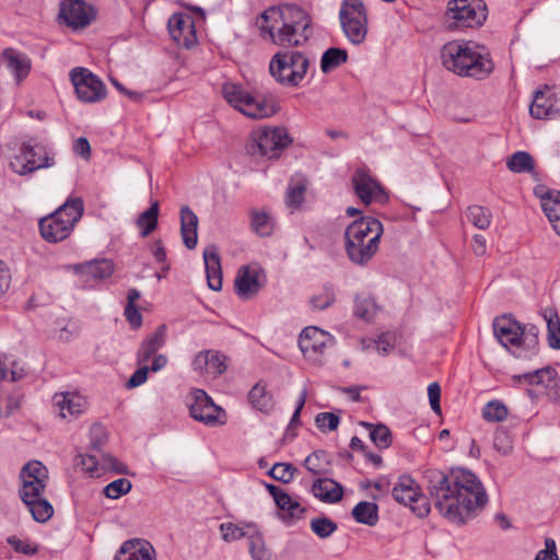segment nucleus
<instances>
[{"label": "nucleus", "instance_id": "f257e3e1", "mask_svg": "<svg viewBox=\"0 0 560 560\" xmlns=\"http://www.w3.org/2000/svg\"><path fill=\"white\" fill-rule=\"evenodd\" d=\"M422 482L434 506L448 521L464 524V513L482 509L488 495L477 476L465 468H452L448 471L427 468Z\"/></svg>", "mask_w": 560, "mask_h": 560}, {"label": "nucleus", "instance_id": "f03ea898", "mask_svg": "<svg viewBox=\"0 0 560 560\" xmlns=\"http://www.w3.org/2000/svg\"><path fill=\"white\" fill-rule=\"evenodd\" d=\"M441 60L446 70L475 80H485L494 70L488 48L472 40H452L444 44Z\"/></svg>", "mask_w": 560, "mask_h": 560}, {"label": "nucleus", "instance_id": "7ed1b4c3", "mask_svg": "<svg viewBox=\"0 0 560 560\" xmlns=\"http://www.w3.org/2000/svg\"><path fill=\"white\" fill-rule=\"evenodd\" d=\"M20 478L22 481L20 498L34 521L45 523L50 520L54 508L47 499L43 498L49 478L47 467L38 460H31L23 466Z\"/></svg>", "mask_w": 560, "mask_h": 560}, {"label": "nucleus", "instance_id": "20e7f679", "mask_svg": "<svg viewBox=\"0 0 560 560\" xmlns=\"http://www.w3.org/2000/svg\"><path fill=\"white\" fill-rule=\"evenodd\" d=\"M84 212L82 198H69L51 214L39 220L42 237L49 243L66 240L73 231Z\"/></svg>", "mask_w": 560, "mask_h": 560}, {"label": "nucleus", "instance_id": "39448f33", "mask_svg": "<svg viewBox=\"0 0 560 560\" xmlns=\"http://www.w3.org/2000/svg\"><path fill=\"white\" fill-rule=\"evenodd\" d=\"M312 19L310 14L295 4H284L282 20L276 35H272L275 45L293 48L301 47L312 36Z\"/></svg>", "mask_w": 560, "mask_h": 560}, {"label": "nucleus", "instance_id": "423d86ee", "mask_svg": "<svg viewBox=\"0 0 560 560\" xmlns=\"http://www.w3.org/2000/svg\"><path fill=\"white\" fill-rule=\"evenodd\" d=\"M310 68L308 58L301 51H278L269 63L271 77L281 85L294 88L305 78Z\"/></svg>", "mask_w": 560, "mask_h": 560}, {"label": "nucleus", "instance_id": "0eeeda50", "mask_svg": "<svg viewBox=\"0 0 560 560\" xmlns=\"http://www.w3.org/2000/svg\"><path fill=\"white\" fill-rule=\"evenodd\" d=\"M291 142L284 127H265L250 133L246 151L252 156L277 159Z\"/></svg>", "mask_w": 560, "mask_h": 560}, {"label": "nucleus", "instance_id": "6e6552de", "mask_svg": "<svg viewBox=\"0 0 560 560\" xmlns=\"http://www.w3.org/2000/svg\"><path fill=\"white\" fill-rule=\"evenodd\" d=\"M339 21L345 36L354 45L362 44L368 35V12L361 0H342Z\"/></svg>", "mask_w": 560, "mask_h": 560}, {"label": "nucleus", "instance_id": "1a4fd4ad", "mask_svg": "<svg viewBox=\"0 0 560 560\" xmlns=\"http://www.w3.org/2000/svg\"><path fill=\"white\" fill-rule=\"evenodd\" d=\"M487 15V5L482 0H451L447 5V16L458 28L479 27Z\"/></svg>", "mask_w": 560, "mask_h": 560}, {"label": "nucleus", "instance_id": "9d476101", "mask_svg": "<svg viewBox=\"0 0 560 560\" xmlns=\"http://www.w3.org/2000/svg\"><path fill=\"white\" fill-rule=\"evenodd\" d=\"M393 498L400 504L409 505L418 517H425L431 511L428 498L409 475H401L393 488Z\"/></svg>", "mask_w": 560, "mask_h": 560}, {"label": "nucleus", "instance_id": "9b49d317", "mask_svg": "<svg viewBox=\"0 0 560 560\" xmlns=\"http://www.w3.org/2000/svg\"><path fill=\"white\" fill-rule=\"evenodd\" d=\"M70 79L78 98L84 103H96L105 98L106 86L103 81L86 68H74Z\"/></svg>", "mask_w": 560, "mask_h": 560}, {"label": "nucleus", "instance_id": "f8f14e48", "mask_svg": "<svg viewBox=\"0 0 560 560\" xmlns=\"http://www.w3.org/2000/svg\"><path fill=\"white\" fill-rule=\"evenodd\" d=\"M192 399L194 401L189 406V413L195 420L208 425L225 422V420L221 419L225 417L224 410L217 406L205 390L196 389L192 393Z\"/></svg>", "mask_w": 560, "mask_h": 560}, {"label": "nucleus", "instance_id": "ddd939ff", "mask_svg": "<svg viewBox=\"0 0 560 560\" xmlns=\"http://www.w3.org/2000/svg\"><path fill=\"white\" fill-rule=\"evenodd\" d=\"M493 334L500 345L505 349L510 347L521 349L524 331L522 324L512 315H502L494 318Z\"/></svg>", "mask_w": 560, "mask_h": 560}, {"label": "nucleus", "instance_id": "4468645a", "mask_svg": "<svg viewBox=\"0 0 560 560\" xmlns=\"http://www.w3.org/2000/svg\"><path fill=\"white\" fill-rule=\"evenodd\" d=\"M59 19L73 30L83 28L94 19L93 8L83 0H62Z\"/></svg>", "mask_w": 560, "mask_h": 560}, {"label": "nucleus", "instance_id": "2eb2a0df", "mask_svg": "<svg viewBox=\"0 0 560 560\" xmlns=\"http://www.w3.org/2000/svg\"><path fill=\"white\" fill-rule=\"evenodd\" d=\"M32 65L26 52L13 47L2 49V66L13 78L15 86H20L30 77Z\"/></svg>", "mask_w": 560, "mask_h": 560}, {"label": "nucleus", "instance_id": "dca6fc26", "mask_svg": "<svg viewBox=\"0 0 560 560\" xmlns=\"http://www.w3.org/2000/svg\"><path fill=\"white\" fill-rule=\"evenodd\" d=\"M332 343L334 337L316 326L305 327L299 338V347L303 354L308 358L322 354Z\"/></svg>", "mask_w": 560, "mask_h": 560}, {"label": "nucleus", "instance_id": "f3484780", "mask_svg": "<svg viewBox=\"0 0 560 560\" xmlns=\"http://www.w3.org/2000/svg\"><path fill=\"white\" fill-rule=\"evenodd\" d=\"M352 184L357 196L365 205H370L373 200L384 202L387 199L381 184L363 170L355 171Z\"/></svg>", "mask_w": 560, "mask_h": 560}, {"label": "nucleus", "instance_id": "a211bd4d", "mask_svg": "<svg viewBox=\"0 0 560 560\" xmlns=\"http://www.w3.org/2000/svg\"><path fill=\"white\" fill-rule=\"evenodd\" d=\"M383 234V224L380 220L372 217H360L348 225L345 232V241L363 242L371 236H377V245Z\"/></svg>", "mask_w": 560, "mask_h": 560}, {"label": "nucleus", "instance_id": "6ab92c4d", "mask_svg": "<svg viewBox=\"0 0 560 560\" xmlns=\"http://www.w3.org/2000/svg\"><path fill=\"white\" fill-rule=\"evenodd\" d=\"M52 402L59 417L68 421L77 419L88 406L85 398L75 393H57L52 397Z\"/></svg>", "mask_w": 560, "mask_h": 560}, {"label": "nucleus", "instance_id": "aec40b11", "mask_svg": "<svg viewBox=\"0 0 560 560\" xmlns=\"http://www.w3.org/2000/svg\"><path fill=\"white\" fill-rule=\"evenodd\" d=\"M167 26L170 35L177 45L190 48L195 43L194 23L188 16L182 13H175L168 19Z\"/></svg>", "mask_w": 560, "mask_h": 560}, {"label": "nucleus", "instance_id": "412c9836", "mask_svg": "<svg viewBox=\"0 0 560 560\" xmlns=\"http://www.w3.org/2000/svg\"><path fill=\"white\" fill-rule=\"evenodd\" d=\"M378 250L377 236H371L363 242L345 241V252L348 259L357 266H366Z\"/></svg>", "mask_w": 560, "mask_h": 560}, {"label": "nucleus", "instance_id": "4be33fe9", "mask_svg": "<svg viewBox=\"0 0 560 560\" xmlns=\"http://www.w3.org/2000/svg\"><path fill=\"white\" fill-rule=\"evenodd\" d=\"M114 560H155V550L147 540L133 538L121 544Z\"/></svg>", "mask_w": 560, "mask_h": 560}, {"label": "nucleus", "instance_id": "5701e85b", "mask_svg": "<svg viewBox=\"0 0 560 560\" xmlns=\"http://www.w3.org/2000/svg\"><path fill=\"white\" fill-rule=\"evenodd\" d=\"M555 105V94L551 93L550 86L545 84L535 91L534 100L529 107V114L535 119L550 118L558 113Z\"/></svg>", "mask_w": 560, "mask_h": 560}, {"label": "nucleus", "instance_id": "b1692460", "mask_svg": "<svg viewBox=\"0 0 560 560\" xmlns=\"http://www.w3.org/2000/svg\"><path fill=\"white\" fill-rule=\"evenodd\" d=\"M238 110L249 118L261 119L275 115L279 107L272 98L253 96L247 93Z\"/></svg>", "mask_w": 560, "mask_h": 560}, {"label": "nucleus", "instance_id": "393cba45", "mask_svg": "<svg viewBox=\"0 0 560 560\" xmlns=\"http://www.w3.org/2000/svg\"><path fill=\"white\" fill-rule=\"evenodd\" d=\"M203 261L208 287L213 291H220L222 289V269L217 245L210 244L205 248Z\"/></svg>", "mask_w": 560, "mask_h": 560}, {"label": "nucleus", "instance_id": "a878e982", "mask_svg": "<svg viewBox=\"0 0 560 560\" xmlns=\"http://www.w3.org/2000/svg\"><path fill=\"white\" fill-rule=\"evenodd\" d=\"M314 497L325 503H337L342 500V486L331 478H318L313 482Z\"/></svg>", "mask_w": 560, "mask_h": 560}, {"label": "nucleus", "instance_id": "bb28decb", "mask_svg": "<svg viewBox=\"0 0 560 560\" xmlns=\"http://www.w3.org/2000/svg\"><path fill=\"white\" fill-rule=\"evenodd\" d=\"M284 5L270 7L266 9L256 20V25L264 39L272 42V35H276L279 24L282 20Z\"/></svg>", "mask_w": 560, "mask_h": 560}, {"label": "nucleus", "instance_id": "cd10ccee", "mask_svg": "<svg viewBox=\"0 0 560 560\" xmlns=\"http://www.w3.org/2000/svg\"><path fill=\"white\" fill-rule=\"evenodd\" d=\"M197 230L198 217L188 206H183L180 208V235L183 237L184 245L188 249H194L197 246Z\"/></svg>", "mask_w": 560, "mask_h": 560}, {"label": "nucleus", "instance_id": "c85d7f7f", "mask_svg": "<svg viewBox=\"0 0 560 560\" xmlns=\"http://www.w3.org/2000/svg\"><path fill=\"white\" fill-rule=\"evenodd\" d=\"M75 271L82 277L94 280L109 278L114 272V264L109 259H94L75 266Z\"/></svg>", "mask_w": 560, "mask_h": 560}, {"label": "nucleus", "instance_id": "c756f323", "mask_svg": "<svg viewBox=\"0 0 560 560\" xmlns=\"http://www.w3.org/2000/svg\"><path fill=\"white\" fill-rule=\"evenodd\" d=\"M234 287L241 299L248 300L253 298L260 289L257 273L250 272L248 267H242L234 281Z\"/></svg>", "mask_w": 560, "mask_h": 560}, {"label": "nucleus", "instance_id": "7c9ffc66", "mask_svg": "<svg viewBox=\"0 0 560 560\" xmlns=\"http://www.w3.org/2000/svg\"><path fill=\"white\" fill-rule=\"evenodd\" d=\"M54 164H55L54 159L47 154H45V156L40 163H37L36 161H32V162L26 161V158H25L22 149L20 148V153L14 155L10 160L9 166L14 173H16L21 176H24V175L31 174L37 170L50 167Z\"/></svg>", "mask_w": 560, "mask_h": 560}, {"label": "nucleus", "instance_id": "2f4dec72", "mask_svg": "<svg viewBox=\"0 0 560 560\" xmlns=\"http://www.w3.org/2000/svg\"><path fill=\"white\" fill-rule=\"evenodd\" d=\"M275 503L278 509L281 510V520L287 523L302 518L305 512V509L302 508L298 501L293 500L285 491L275 500Z\"/></svg>", "mask_w": 560, "mask_h": 560}, {"label": "nucleus", "instance_id": "473e14b6", "mask_svg": "<svg viewBox=\"0 0 560 560\" xmlns=\"http://www.w3.org/2000/svg\"><path fill=\"white\" fill-rule=\"evenodd\" d=\"M541 207L552 224L553 230L560 236V191L547 192L540 196Z\"/></svg>", "mask_w": 560, "mask_h": 560}, {"label": "nucleus", "instance_id": "72a5a7b5", "mask_svg": "<svg viewBox=\"0 0 560 560\" xmlns=\"http://www.w3.org/2000/svg\"><path fill=\"white\" fill-rule=\"evenodd\" d=\"M524 331L522 349L524 353L514 354L518 359H530L538 353L539 328L536 325H522Z\"/></svg>", "mask_w": 560, "mask_h": 560}, {"label": "nucleus", "instance_id": "f704fd0d", "mask_svg": "<svg viewBox=\"0 0 560 560\" xmlns=\"http://www.w3.org/2000/svg\"><path fill=\"white\" fill-rule=\"evenodd\" d=\"M250 229L260 237H268L273 233L275 221L264 210L250 209Z\"/></svg>", "mask_w": 560, "mask_h": 560}, {"label": "nucleus", "instance_id": "c9c22d12", "mask_svg": "<svg viewBox=\"0 0 560 560\" xmlns=\"http://www.w3.org/2000/svg\"><path fill=\"white\" fill-rule=\"evenodd\" d=\"M547 323V341L551 349L560 350V318L553 308H545L541 312Z\"/></svg>", "mask_w": 560, "mask_h": 560}, {"label": "nucleus", "instance_id": "e433bc0d", "mask_svg": "<svg viewBox=\"0 0 560 560\" xmlns=\"http://www.w3.org/2000/svg\"><path fill=\"white\" fill-rule=\"evenodd\" d=\"M355 522L368 526H374L378 522V506L376 503L361 501L351 512Z\"/></svg>", "mask_w": 560, "mask_h": 560}, {"label": "nucleus", "instance_id": "4c0bfd02", "mask_svg": "<svg viewBox=\"0 0 560 560\" xmlns=\"http://www.w3.org/2000/svg\"><path fill=\"white\" fill-rule=\"evenodd\" d=\"M537 373L539 374L537 378L539 382L534 385H542L553 400L560 399V380L557 371L551 366H546L538 369Z\"/></svg>", "mask_w": 560, "mask_h": 560}, {"label": "nucleus", "instance_id": "58836bf2", "mask_svg": "<svg viewBox=\"0 0 560 560\" xmlns=\"http://www.w3.org/2000/svg\"><path fill=\"white\" fill-rule=\"evenodd\" d=\"M159 201L154 200L151 206L139 214L137 218V226L141 230L142 237L148 236L158 228L159 220Z\"/></svg>", "mask_w": 560, "mask_h": 560}, {"label": "nucleus", "instance_id": "ea45409f", "mask_svg": "<svg viewBox=\"0 0 560 560\" xmlns=\"http://www.w3.org/2000/svg\"><path fill=\"white\" fill-rule=\"evenodd\" d=\"M248 401L255 409L266 413L273 407L272 397L261 383H257L249 390Z\"/></svg>", "mask_w": 560, "mask_h": 560}, {"label": "nucleus", "instance_id": "a19ab883", "mask_svg": "<svg viewBox=\"0 0 560 560\" xmlns=\"http://www.w3.org/2000/svg\"><path fill=\"white\" fill-rule=\"evenodd\" d=\"M376 313V304L369 294H357L354 298L353 315L370 322Z\"/></svg>", "mask_w": 560, "mask_h": 560}, {"label": "nucleus", "instance_id": "79ce46f5", "mask_svg": "<svg viewBox=\"0 0 560 560\" xmlns=\"http://www.w3.org/2000/svg\"><path fill=\"white\" fill-rule=\"evenodd\" d=\"M348 60V52L346 49L331 47L328 48L322 56L320 69L324 73H328L332 69L346 63Z\"/></svg>", "mask_w": 560, "mask_h": 560}, {"label": "nucleus", "instance_id": "37998d69", "mask_svg": "<svg viewBox=\"0 0 560 560\" xmlns=\"http://www.w3.org/2000/svg\"><path fill=\"white\" fill-rule=\"evenodd\" d=\"M506 166L513 173H530L535 168V162L528 152L517 151L509 158Z\"/></svg>", "mask_w": 560, "mask_h": 560}, {"label": "nucleus", "instance_id": "c03bdc74", "mask_svg": "<svg viewBox=\"0 0 560 560\" xmlns=\"http://www.w3.org/2000/svg\"><path fill=\"white\" fill-rule=\"evenodd\" d=\"M26 376V370L21 361L4 357L2 361V381L18 382Z\"/></svg>", "mask_w": 560, "mask_h": 560}, {"label": "nucleus", "instance_id": "a18cd8bd", "mask_svg": "<svg viewBox=\"0 0 560 560\" xmlns=\"http://www.w3.org/2000/svg\"><path fill=\"white\" fill-rule=\"evenodd\" d=\"M310 527L318 538L326 539L337 530L338 525L331 518L320 515L311 520Z\"/></svg>", "mask_w": 560, "mask_h": 560}, {"label": "nucleus", "instance_id": "49530a36", "mask_svg": "<svg viewBox=\"0 0 560 560\" xmlns=\"http://www.w3.org/2000/svg\"><path fill=\"white\" fill-rule=\"evenodd\" d=\"M467 218L476 228L487 230L491 224L492 213L482 206L474 205L467 208Z\"/></svg>", "mask_w": 560, "mask_h": 560}, {"label": "nucleus", "instance_id": "de8ad7c7", "mask_svg": "<svg viewBox=\"0 0 560 560\" xmlns=\"http://www.w3.org/2000/svg\"><path fill=\"white\" fill-rule=\"evenodd\" d=\"M246 92L241 85L234 83H224L222 85V94L229 104H231L234 108L240 109L242 103L244 102Z\"/></svg>", "mask_w": 560, "mask_h": 560}, {"label": "nucleus", "instance_id": "09e8293b", "mask_svg": "<svg viewBox=\"0 0 560 560\" xmlns=\"http://www.w3.org/2000/svg\"><path fill=\"white\" fill-rule=\"evenodd\" d=\"M7 542L15 552L27 557L35 556L38 552V545L33 542L30 538H22L16 535H12L7 538Z\"/></svg>", "mask_w": 560, "mask_h": 560}, {"label": "nucleus", "instance_id": "8fccbe9b", "mask_svg": "<svg viewBox=\"0 0 560 560\" xmlns=\"http://www.w3.org/2000/svg\"><path fill=\"white\" fill-rule=\"evenodd\" d=\"M482 417L488 422L503 421L508 417V408L499 400L489 401L482 409Z\"/></svg>", "mask_w": 560, "mask_h": 560}, {"label": "nucleus", "instance_id": "3c124183", "mask_svg": "<svg viewBox=\"0 0 560 560\" xmlns=\"http://www.w3.org/2000/svg\"><path fill=\"white\" fill-rule=\"evenodd\" d=\"M336 301L335 291L331 284H325L320 293L312 296L311 305L313 310L324 311L331 306Z\"/></svg>", "mask_w": 560, "mask_h": 560}, {"label": "nucleus", "instance_id": "603ef678", "mask_svg": "<svg viewBox=\"0 0 560 560\" xmlns=\"http://www.w3.org/2000/svg\"><path fill=\"white\" fill-rule=\"evenodd\" d=\"M132 483L126 478H119L104 487L103 493L108 499H118L130 492Z\"/></svg>", "mask_w": 560, "mask_h": 560}, {"label": "nucleus", "instance_id": "864d4df0", "mask_svg": "<svg viewBox=\"0 0 560 560\" xmlns=\"http://www.w3.org/2000/svg\"><path fill=\"white\" fill-rule=\"evenodd\" d=\"M370 439L376 445V447L383 450L388 448L392 445V432L383 423L376 424L370 432Z\"/></svg>", "mask_w": 560, "mask_h": 560}, {"label": "nucleus", "instance_id": "5fc2aeb1", "mask_svg": "<svg viewBox=\"0 0 560 560\" xmlns=\"http://www.w3.org/2000/svg\"><path fill=\"white\" fill-rule=\"evenodd\" d=\"M322 462H325L326 465L329 464L327 453L325 451H315L305 458L304 467L314 475H320L325 472Z\"/></svg>", "mask_w": 560, "mask_h": 560}, {"label": "nucleus", "instance_id": "6e6d98bb", "mask_svg": "<svg viewBox=\"0 0 560 560\" xmlns=\"http://www.w3.org/2000/svg\"><path fill=\"white\" fill-rule=\"evenodd\" d=\"M493 447L500 454L506 456L513 451V439L506 430L499 429L493 436Z\"/></svg>", "mask_w": 560, "mask_h": 560}, {"label": "nucleus", "instance_id": "4d7b16f0", "mask_svg": "<svg viewBox=\"0 0 560 560\" xmlns=\"http://www.w3.org/2000/svg\"><path fill=\"white\" fill-rule=\"evenodd\" d=\"M306 186L302 183L290 185L285 194V205L289 208L296 209L304 201Z\"/></svg>", "mask_w": 560, "mask_h": 560}, {"label": "nucleus", "instance_id": "13d9d810", "mask_svg": "<svg viewBox=\"0 0 560 560\" xmlns=\"http://www.w3.org/2000/svg\"><path fill=\"white\" fill-rule=\"evenodd\" d=\"M208 372L214 375L223 374L228 369V357L220 351L209 350Z\"/></svg>", "mask_w": 560, "mask_h": 560}, {"label": "nucleus", "instance_id": "bf43d9fd", "mask_svg": "<svg viewBox=\"0 0 560 560\" xmlns=\"http://www.w3.org/2000/svg\"><path fill=\"white\" fill-rule=\"evenodd\" d=\"M249 552L254 560H268V552L260 534H255L249 537Z\"/></svg>", "mask_w": 560, "mask_h": 560}, {"label": "nucleus", "instance_id": "052dcab7", "mask_svg": "<svg viewBox=\"0 0 560 560\" xmlns=\"http://www.w3.org/2000/svg\"><path fill=\"white\" fill-rule=\"evenodd\" d=\"M315 422L317 428L322 431L326 429L335 431L339 425L340 418L334 412H320L316 416Z\"/></svg>", "mask_w": 560, "mask_h": 560}, {"label": "nucleus", "instance_id": "680f3d73", "mask_svg": "<svg viewBox=\"0 0 560 560\" xmlns=\"http://www.w3.org/2000/svg\"><path fill=\"white\" fill-rule=\"evenodd\" d=\"M21 149L26 158V161H36L37 163H40L45 156V154L49 155L47 152V149L39 144H28V143H22Z\"/></svg>", "mask_w": 560, "mask_h": 560}, {"label": "nucleus", "instance_id": "e2e57ef3", "mask_svg": "<svg viewBox=\"0 0 560 560\" xmlns=\"http://www.w3.org/2000/svg\"><path fill=\"white\" fill-rule=\"evenodd\" d=\"M220 532L223 540L228 542L238 540L245 536L244 529L233 523H222L220 525Z\"/></svg>", "mask_w": 560, "mask_h": 560}, {"label": "nucleus", "instance_id": "0e129e2a", "mask_svg": "<svg viewBox=\"0 0 560 560\" xmlns=\"http://www.w3.org/2000/svg\"><path fill=\"white\" fill-rule=\"evenodd\" d=\"M375 342L377 352L382 355H386L395 348L396 335L390 331L383 332Z\"/></svg>", "mask_w": 560, "mask_h": 560}, {"label": "nucleus", "instance_id": "69168bd1", "mask_svg": "<svg viewBox=\"0 0 560 560\" xmlns=\"http://www.w3.org/2000/svg\"><path fill=\"white\" fill-rule=\"evenodd\" d=\"M535 560H559L555 539L550 537L545 539V548L537 552Z\"/></svg>", "mask_w": 560, "mask_h": 560}, {"label": "nucleus", "instance_id": "338daca9", "mask_svg": "<svg viewBox=\"0 0 560 560\" xmlns=\"http://www.w3.org/2000/svg\"><path fill=\"white\" fill-rule=\"evenodd\" d=\"M166 330V325L162 324L154 330L153 334L149 335L143 341L159 350L165 343Z\"/></svg>", "mask_w": 560, "mask_h": 560}, {"label": "nucleus", "instance_id": "774afa93", "mask_svg": "<svg viewBox=\"0 0 560 560\" xmlns=\"http://www.w3.org/2000/svg\"><path fill=\"white\" fill-rule=\"evenodd\" d=\"M107 441V434L103 425L93 424L91 428V446L100 450Z\"/></svg>", "mask_w": 560, "mask_h": 560}]
</instances>
